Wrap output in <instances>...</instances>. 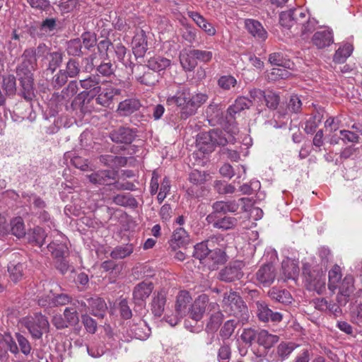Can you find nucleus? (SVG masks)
<instances>
[{"label": "nucleus", "instance_id": "nucleus-1", "mask_svg": "<svg viewBox=\"0 0 362 362\" xmlns=\"http://www.w3.org/2000/svg\"><path fill=\"white\" fill-rule=\"evenodd\" d=\"M208 99V95L204 93H192L189 88H183L177 91L175 95L169 96L166 103L168 105H176L180 110V118L187 119L194 115L198 109L205 104Z\"/></svg>", "mask_w": 362, "mask_h": 362}, {"label": "nucleus", "instance_id": "nucleus-2", "mask_svg": "<svg viewBox=\"0 0 362 362\" xmlns=\"http://www.w3.org/2000/svg\"><path fill=\"white\" fill-rule=\"evenodd\" d=\"M22 62L17 67V76L22 88L21 95L30 101L35 97L33 74L37 66L36 51L34 48L26 49L22 54Z\"/></svg>", "mask_w": 362, "mask_h": 362}, {"label": "nucleus", "instance_id": "nucleus-3", "mask_svg": "<svg viewBox=\"0 0 362 362\" xmlns=\"http://www.w3.org/2000/svg\"><path fill=\"white\" fill-rule=\"evenodd\" d=\"M218 238H211L205 242L197 243L194 247L193 256L209 269L214 270L226 262V252L219 248L213 249Z\"/></svg>", "mask_w": 362, "mask_h": 362}, {"label": "nucleus", "instance_id": "nucleus-4", "mask_svg": "<svg viewBox=\"0 0 362 362\" xmlns=\"http://www.w3.org/2000/svg\"><path fill=\"white\" fill-rule=\"evenodd\" d=\"M219 305L216 302H209V296L206 294L199 295L188 308L189 317L198 322L201 320L206 310H218Z\"/></svg>", "mask_w": 362, "mask_h": 362}, {"label": "nucleus", "instance_id": "nucleus-5", "mask_svg": "<svg viewBox=\"0 0 362 362\" xmlns=\"http://www.w3.org/2000/svg\"><path fill=\"white\" fill-rule=\"evenodd\" d=\"M228 143V139L223 135V132L219 129H212L208 132L202 133L199 136V149L204 153L212 152L216 146H224Z\"/></svg>", "mask_w": 362, "mask_h": 362}, {"label": "nucleus", "instance_id": "nucleus-6", "mask_svg": "<svg viewBox=\"0 0 362 362\" xmlns=\"http://www.w3.org/2000/svg\"><path fill=\"white\" fill-rule=\"evenodd\" d=\"M23 323L35 339H40L43 334L48 332L49 329L47 318L41 313L24 318Z\"/></svg>", "mask_w": 362, "mask_h": 362}, {"label": "nucleus", "instance_id": "nucleus-7", "mask_svg": "<svg viewBox=\"0 0 362 362\" xmlns=\"http://www.w3.org/2000/svg\"><path fill=\"white\" fill-rule=\"evenodd\" d=\"M222 306L230 315H246L247 313V306L241 297L235 291H230L224 293Z\"/></svg>", "mask_w": 362, "mask_h": 362}, {"label": "nucleus", "instance_id": "nucleus-8", "mask_svg": "<svg viewBox=\"0 0 362 362\" xmlns=\"http://www.w3.org/2000/svg\"><path fill=\"white\" fill-rule=\"evenodd\" d=\"M251 200L249 198L243 197L239 199L238 201H229V202H216L213 204V209L216 213H227V212H235L241 206L242 209L245 211L250 210L251 206Z\"/></svg>", "mask_w": 362, "mask_h": 362}, {"label": "nucleus", "instance_id": "nucleus-9", "mask_svg": "<svg viewBox=\"0 0 362 362\" xmlns=\"http://www.w3.org/2000/svg\"><path fill=\"white\" fill-rule=\"evenodd\" d=\"M312 42L318 49L329 46L334 42L332 30L326 27L315 32L312 37Z\"/></svg>", "mask_w": 362, "mask_h": 362}, {"label": "nucleus", "instance_id": "nucleus-10", "mask_svg": "<svg viewBox=\"0 0 362 362\" xmlns=\"http://www.w3.org/2000/svg\"><path fill=\"white\" fill-rule=\"evenodd\" d=\"M339 289V292L337 297V303L341 305H345L348 303L351 294L354 291L353 277L351 276H345Z\"/></svg>", "mask_w": 362, "mask_h": 362}, {"label": "nucleus", "instance_id": "nucleus-11", "mask_svg": "<svg viewBox=\"0 0 362 362\" xmlns=\"http://www.w3.org/2000/svg\"><path fill=\"white\" fill-rule=\"evenodd\" d=\"M276 279V271L274 266L267 264L262 266L256 273V280L263 286H270Z\"/></svg>", "mask_w": 362, "mask_h": 362}, {"label": "nucleus", "instance_id": "nucleus-12", "mask_svg": "<svg viewBox=\"0 0 362 362\" xmlns=\"http://www.w3.org/2000/svg\"><path fill=\"white\" fill-rule=\"evenodd\" d=\"M257 314L262 322H279L282 320V315L279 312H273L264 302H257Z\"/></svg>", "mask_w": 362, "mask_h": 362}, {"label": "nucleus", "instance_id": "nucleus-13", "mask_svg": "<svg viewBox=\"0 0 362 362\" xmlns=\"http://www.w3.org/2000/svg\"><path fill=\"white\" fill-rule=\"evenodd\" d=\"M153 289L152 283L143 281L137 284L133 291V298L136 304L143 305Z\"/></svg>", "mask_w": 362, "mask_h": 362}, {"label": "nucleus", "instance_id": "nucleus-14", "mask_svg": "<svg viewBox=\"0 0 362 362\" xmlns=\"http://www.w3.org/2000/svg\"><path fill=\"white\" fill-rule=\"evenodd\" d=\"M189 237L183 228H178L173 233L169 244L173 250L185 247L189 243Z\"/></svg>", "mask_w": 362, "mask_h": 362}, {"label": "nucleus", "instance_id": "nucleus-15", "mask_svg": "<svg viewBox=\"0 0 362 362\" xmlns=\"http://www.w3.org/2000/svg\"><path fill=\"white\" fill-rule=\"evenodd\" d=\"M192 301V296L189 292L187 291H180L177 297L175 302V312L177 315L183 317L188 313V305Z\"/></svg>", "mask_w": 362, "mask_h": 362}, {"label": "nucleus", "instance_id": "nucleus-16", "mask_svg": "<svg viewBox=\"0 0 362 362\" xmlns=\"http://www.w3.org/2000/svg\"><path fill=\"white\" fill-rule=\"evenodd\" d=\"M146 36L144 30L136 33L132 40V50L136 57H142L147 50Z\"/></svg>", "mask_w": 362, "mask_h": 362}, {"label": "nucleus", "instance_id": "nucleus-17", "mask_svg": "<svg viewBox=\"0 0 362 362\" xmlns=\"http://www.w3.org/2000/svg\"><path fill=\"white\" fill-rule=\"evenodd\" d=\"M187 15L208 35L214 36L216 35V30L215 28L200 13L196 11H188Z\"/></svg>", "mask_w": 362, "mask_h": 362}, {"label": "nucleus", "instance_id": "nucleus-18", "mask_svg": "<svg viewBox=\"0 0 362 362\" xmlns=\"http://www.w3.org/2000/svg\"><path fill=\"white\" fill-rule=\"evenodd\" d=\"M121 90L112 86L103 88L101 93H98L95 98L96 103L103 107H108L112 103L113 98L119 95Z\"/></svg>", "mask_w": 362, "mask_h": 362}, {"label": "nucleus", "instance_id": "nucleus-19", "mask_svg": "<svg viewBox=\"0 0 362 362\" xmlns=\"http://www.w3.org/2000/svg\"><path fill=\"white\" fill-rule=\"evenodd\" d=\"M194 53L193 49H184L180 52V62L185 71H192L197 66Z\"/></svg>", "mask_w": 362, "mask_h": 362}, {"label": "nucleus", "instance_id": "nucleus-20", "mask_svg": "<svg viewBox=\"0 0 362 362\" xmlns=\"http://www.w3.org/2000/svg\"><path fill=\"white\" fill-rule=\"evenodd\" d=\"M166 296L167 292L161 289L153 296L151 302V311L155 316L160 317L163 315L166 303Z\"/></svg>", "mask_w": 362, "mask_h": 362}, {"label": "nucleus", "instance_id": "nucleus-21", "mask_svg": "<svg viewBox=\"0 0 362 362\" xmlns=\"http://www.w3.org/2000/svg\"><path fill=\"white\" fill-rule=\"evenodd\" d=\"M245 27L247 31L258 40L264 41L267 38V33L259 22L248 19L245 21Z\"/></svg>", "mask_w": 362, "mask_h": 362}, {"label": "nucleus", "instance_id": "nucleus-22", "mask_svg": "<svg viewBox=\"0 0 362 362\" xmlns=\"http://www.w3.org/2000/svg\"><path fill=\"white\" fill-rule=\"evenodd\" d=\"M111 139L116 143L131 144L135 137L132 129L120 127L111 133Z\"/></svg>", "mask_w": 362, "mask_h": 362}, {"label": "nucleus", "instance_id": "nucleus-23", "mask_svg": "<svg viewBox=\"0 0 362 362\" xmlns=\"http://www.w3.org/2000/svg\"><path fill=\"white\" fill-rule=\"evenodd\" d=\"M89 310L95 317L103 318L107 310L105 300L100 298H91L88 300Z\"/></svg>", "mask_w": 362, "mask_h": 362}, {"label": "nucleus", "instance_id": "nucleus-24", "mask_svg": "<svg viewBox=\"0 0 362 362\" xmlns=\"http://www.w3.org/2000/svg\"><path fill=\"white\" fill-rule=\"evenodd\" d=\"M243 272L239 266H228L219 273L221 280L231 282L240 279L243 276Z\"/></svg>", "mask_w": 362, "mask_h": 362}, {"label": "nucleus", "instance_id": "nucleus-25", "mask_svg": "<svg viewBox=\"0 0 362 362\" xmlns=\"http://www.w3.org/2000/svg\"><path fill=\"white\" fill-rule=\"evenodd\" d=\"M100 78L98 75H91L89 77L80 80L81 87L85 90H89V93L93 95H96L101 91Z\"/></svg>", "mask_w": 362, "mask_h": 362}, {"label": "nucleus", "instance_id": "nucleus-26", "mask_svg": "<svg viewBox=\"0 0 362 362\" xmlns=\"http://www.w3.org/2000/svg\"><path fill=\"white\" fill-rule=\"evenodd\" d=\"M89 181L95 185H106L115 179V173L111 170H98L87 175Z\"/></svg>", "mask_w": 362, "mask_h": 362}, {"label": "nucleus", "instance_id": "nucleus-27", "mask_svg": "<svg viewBox=\"0 0 362 362\" xmlns=\"http://www.w3.org/2000/svg\"><path fill=\"white\" fill-rule=\"evenodd\" d=\"M140 107L141 103L139 100L136 99H127L119 103L117 111L120 115L127 116L138 110Z\"/></svg>", "mask_w": 362, "mask_h": 362}, {"label": "nucleus", "instance_id": "nucleus-28", "mask_svg": "<svg viewBox=\"0 0 362 362\" xmlns=\"http://www.w3.org/2000/svg\"><path fill=\"white\" fill-rule=\"evenodd\" d=\"M282 270L286 278L294 279L299 273L298 262L290 258H286L282 262Z\"/></svg>", "mask_w": 362, "mask_h": 362}, {"label": "nucleus", "instance_id": "nucleus-29", "mask_svg": "<svg viewBox=\"0 0 362 362\" xmlns=\"http://www.w3.org/2000/svg\"><path fill=\"white\" fill-rule=\"evenodd\" d=\"M251 105L252 100L250 99L245 97H239L235 100L234 104L228 108V114L231 117H235L236 114L245 109H248Z\"/></svg>", "mask_w": 362, "mask_h": 362}, {"label": "nucleus", "instance_id": "nucleus-30", "mask_svg": "<svg viewBox=\"0 0 362 362\" xmlns=\"http://www.w3.org/2000/svg\"><path fill=\"white\" fill-rule=\"evenodd\" d=\"M25 269V267L22 263L10 262L7 267L10 279L15 283L21 281L23 277Z\"/></svg>", "mask_w": 362, "mask_h": 362}, {"label": "nucleus", "instance_id": "nucleus-31", "mask_svg": "<svg viewBox=\"0 0 362 362\" xmlns=\"http://www.w3.org/2000/svg\"><path fill=\"white\" fill-rule=\"evenodd\" d=\"M279 341V337L269 333L268 331L262 329L257 334V343L267 349L271 348Z\"/></svg>", "mask_w": 362, "mask_h": 362}, {"label": "nucleus", "instance_id": "nucleus-32", "mask_svg": "<svg viewBox=\"0 0 362 362\" xmlns=\"http://www.w3.org/2000/svg\"><path fill=\"white\" fill-rule=\"evenodd\" d=\"M341 268L338 265H334L329 272L328 274V288L334 293L338 288V283L341 279Z\"/></svg>", "mask_w": 362, "mask_h": 362}, {"label": "nucleus", "instance_id": "nucleus-33", "mask_svg": "<svg viewBox=\"0 0 362 362\" xmlns=\"http://www.w3.org/2000/svg\"><path fill=\"white\" fill-rule=\"evenodd\" d=\"M112 201L115 204L122 206H129L135 208L138 205L136 199L130 194H119L113 197Z\"/></svg>", "mask_w": 362, "mask_h": 362}, {"label": "nucleus", "instance_id": "nucleus-34", "mask_svg": "<svg viewBox=\"0 0 362 362\" xmlns=\"http://www.w3.org/2000/svg\"><path fill=\"white\" fill-rule=\"evenodd\" d=\"M170 59L163 57H154L148 61V66L153 71H160L170 66Z\"/></svg>", "mask_w": 362, "mask_h": 362}, {"label": "nucleus", "instance_id": "nucleus-35", "mask_svg": "<svg viewBox=\"0 0 362 362\" xmlns=\"http://www.w3.org/2000/svg\"><path fill=\"white\" fill-rule=\"evenodd\" d=\"M286 67H275L272 69L267 74V78L269 81H276L280 79L287 78L291 76V73L288 71Z\"/></svg>", "mask_w": 362, "mask_h": 362}, {"label": "nucleus", "instance_id": "nucleus-36", "mask_svg": "<svg viewBox=\"0 0 362 362\" xmlns=\"http://www.w3.org/2000/svg\"><path fill=\"white\" fill-rule=\"evenodd\" d=\"M269 295L271 298L279 303L285 304L291 303L292 297L288 291L279 290L274 287L269 291Z\"/></svg>", "mask_w": 362, "mask_h": 362}, {"label": "nucleus", "instance_id": "nucleus-37", "mask_svg": "<svg viewBox=\"0 0 362 362\" xmlns=\"http://www.w3.org/2000/svg\"><path fill=\"white\" fill-rule=\"evenodd\" d=\"M11 233L21 238L25 235V227L23 218L20 216L16 217L11 221Z\"/></svg>", "mask_w": 362, "mask_h": 362}, {"label": "nucleus", "instance_id": "nucleus-38", "mask_svg": "<svg viewBox=\"0 0 362 362\" xmlns=\"http://www.w3.org/2000/svg\"><path fill=\"white\" fill-rule=\"evenodd\" d=\"M354 47L352 45L346 43L339 47L334 55V61L337 63L344 62L352 53Z\"/></svg>", "mask_w": 362, "mask_h": 362}, {"label": "nucleus", "instance_id": "nucleus-39", "mask_svg": "<svg viewBox=\"0 0 362 362\" xmlns=\"http://www.w3.org/2000/svg\"><path fill=\"white\" fill-rule=\"evenodd\" d=\"M215 311L216 313L211 315L206 327V330L212 332L216 331L219 328L223 317V315L221 312L219 311V309Z\"/></svg>", "mask_w": 362, "mask_h": 362}, {"label": "nucleus", "instance_id": "nucleus-40", "mask_svg": "<svg viewBox=\"0 0 362 362\" xmlns=\"http://www.w3.org/2000/svg\"><path fill=\"white\" fill-rule=\"evenodd\" d=\"M2 88L7 95H13L16 93V81L13 75L4 77Z\"/></svg>", "mask_w": 362, "mask_h": 362}, {"label": "nucleus", "instance_id": "nucleus-41", "mask_svg": "<svg viewBox=\"0 0 362 362\" xmlns=\"http://www.w3.org/2000/svg\"><path fill=\"white\" fill-rule=\"evenodd\" d=\"M134 251L132 245H125L115 247L111 252V257L114 259H123L129 256Z\"/></svg>", "mask_w": 362, "mask_h": 362}, {"label": "nucleus", "instance_id": "nucleus-42", "mask_svg": "<svg viewBox=\"0 0 362 362\" xmlns=\"http://www.w3.org/2000/svg\"><path fill=\"white\" fill-rule=\"evenodd\" d=\"M279 23L281 26L288 29L291 28L296 24L297 25L293 11H283L279 16Z\"/></svg>", "mask_w": 362, "mask_h": 362}, {"label": "nucleus", "instance_id": "nucleus-43", "mask_svg": "<svg viewBox=\"0 0 362 362\" xmlns=\"http://www.w3.org/2000/svg\"><path fill=\"white\" fill-rule=\"evenodd\" d=\"M69 78L76 77L80 73L79 63L74 59H71L66 63L65 69H62Z\"/></svg>", "mask_w": 362, "mask_h": 362}, {"label": "nucleus", "instance_id": "nucleus-44", "mask_svg": "<svg viewBox=\"0 0 362 362\" xmlns=\"http://www.w3.org/2000/svg\"><path fill=\"white\" fill-rule=\"evenodd\" d=\"M78 90V83L76 81H71L67 87L63 89L60 96L62 100L69 101Z\"/></svg>", "mask_w": 362, "mask_h": 362}, {"label": "nucleus", "instance_id": "nucleus-45", "mask_svg": "<svg viewBox=\"0 0 362 362\" xmlns=\"http://www.w3.org/2000/svg\"><path fill=\"white\" fill-rule=\"evenodd\" d=\"M47 59L49 60L48 69L53 73L61 64L62 62V54L58 52L48 53Z\"/></svg>", "mask_w": 362, "mask_h": 362}, {"label": "nucleus", "instance_id": "nucleus-46", "mask_svg": "<svg viewBox=\"0 0 362 362\" xmlns=\"http://www.w3.org/2000/svg\"><path fill=\"white\" fill-rule=\"evenodd\" d=\"M237 224V219L233 217L225 216L214 223V226L223 230L233 228Z\"/></svg>", "mask_w": 362, "mask_h": 362}, {"label": "nucleus", "instance_id": "nucleus-47", "mask_svg": "<svg viewBox=\"0 0 362 362\" xmlns=\"http://www.w3.org/2000/svg\"><path fill=\"white\" fill-rule=\"evenodd\" d=\"M47 248L52 255L57 258L62 257L67 249L65 244L58 243L54 241L50 243Z\"/></svg>", "mask_w": 362, "mask_h": 362}, {"label": "nucleus", "instance_id": "nucleus-48", "mask_svg": "<svg viewBox=\"0 0 362 362\" xmlns=\"http://www.w3.org/2000/svg\"><path fill=\"white\" fill-rule=\"evenodd\" d=\"M296 346L292 342H281L277 347L278 356L284 359L296 349Z\"/></svg>", "mask_w": 362, "mask_h": 362}, {"label": "nucleus", "instance_id": "nucleus-49", "mask_svg": "<svg viewBox=\"0 0 362 362\" xmlns=\"http://www.w3.org/2000/svg\"><path fill=\"white\" fill-rule=\"evenodd\" d=\"M64 315L65 321L66 322L68 326L75 325L79 321L78 313L75 308H66L64 311Z\"/></svg>", "mask_w": 362, "mask_h": 362}, {"label": "nucleus", "instance_id": "nucleus-50", "mask_svg": "<svg viewBox=\"0 0 362 362\" xmlns=\"http://www.w3.org/2000/svg\"><path fill=\"white\" fill-rule=\"evenodd\" d=\"M267 106L270 109H276L279 104V96L272 91H267L265 93L263 99Z\"/></svg>", "mask_w": 362, "mask_h": 362}, {"label": "nucleus", "instance_id": "nucleus-51", "mask_svg": "<svg viewBox=\"0 0 362 362\" xmlns=\"http://www.w3.org/2000/svg\"><path fill=\"white\" fill-rule=\"evenodd\" d=\"M46 236L45 230L42 228L37 227L33 229L30 240L36 245L41 247L45 243Z\"/></svg>", "mask_w": 362, "mask_h": 362}, {"label": "nucleus", "instance_id": "nucleus-52", "mask_svg": "<svg viewBox=\"0 0 362 362\" xmlns=\"http://www.w3.org/2000/svg\"><path fill=\"white\" fill-rule=\"evenodd\" d=\"M194 56L197 62L199 61L203 63H209L212 60L214 54L211 51L193 49Z\"/></svg>", "mask_w": 362, "mask_h": 362}, {"label": "nucleus", "instance_id": "nucleus-53", "mask_svg": "<svg viewBox=\"0 0 362 362\" xmlns=\"http://www.w3.org/2000/svg\"><path fill=\"white\" fill-rule=\"evenodd\" d=\"M236 322L233 320L226 321L221 329L220 334L224 339H228L233 333Z\"/></svg>", "mask_w": 362, "mask_h": 362}, {"label": "nucleus", "instance_id": "nucleus-54", "mask_svg": "<svg viewBox=\"0 0 362 362\" xmlns=\"http://www.w3.org/2000/svg\"><path fill=\"white\" fill-rule=\"evenodd\" d=\"M170 182L167 178L165 177L160 185V191L158 194V201L160 204L163 202V201L165 199L167 195L169 194L170 190Z\"/></svg>", "mask_w": 362, "mask_h": 362}, {"label": "nucleus", "instance_id": "nucleus-55", "mask_svg": "<svg viewBox=\"0 0 362 362\" xmlns=\"http://www.w3.org/2000/svg\"><path fill=\"white\" fill-rule=\"evenodd\" d=\"M115 54L119 62H122L126 66H129L131 62L128 58L126 59L127 49L121 43L116 45L115 47Z\"/></svg>", "mask_w": 362, "mask_h": 362}, {"label": "nucleus", "instance_id": "nucleus-56", "mask_svg": "<svg viewBox=\"0 0 362 362\" xmlns=\"http://www.w3.org/2000/svg\"><path fill=\"white\" fill-rule=\"evenodd\" d=\"M207 176L205 172L194 170L189 174V180L194 185H202L206 182Z\"/></svg>", "mask_w": 362, "mask_h": 362}, {"label": "nucleus", "instance_id": "nucleus-57", "mask_svg": "<svg viewBox=\"0 0 362 362\" xmlns=\"http://www.w3.org/2000/svg\"><path fill=\"white\" fill-rule=\"evenodd\" d=\"M214 188L219 194H232L235 192V187L230 184H226L224 182L217 180L214 183Z\"/></svg>", "mask_w": 362, "mask_h": 362}, {"label": "nucleus", "instance_id": "nucleus-58", "mask_svg": "<svg viewBox=\"0 0 362 362\" xmlns=\"http://www.w3.org/2000/svg\"><path fill=\"white\" fill-rule=\"evenodd\" d=\"M256 338L257 339V334L255 329L251 328L244 329L240 335V339L248 346H251Z\"/></svg>", "mask_w": 362, "mask_h": 362}, {"label": "nucleus", "instance_id": "nucleus-59", "mask_svg": "<svg viewBox=\"0 0 362 362\" xmlns=\"http://www.w3.org/2000/svg\"><path fill=\"white\" fill-rule=\"evenodd\" d=\"M236 83V79L232 76H223L218 81V86L224 90H229L231 87H234Z\"/></svg>", "mask_w": 362, "mask_h": 362}, {"label": "nucleus", "instance_id": "nucleus-60", "mask_svg": "<svg viewBox=\"0 0 362 362\" xmlns=\"http://www.w3.org/2000/svg\"><path fill=\"white\" fill-rule=\"evenodd\" d=\"M82 44L79 39L71 40L68 44L67 52L69 55L78 56L81 53Z\"/></svg>", "mask_w": 362, "mask_h": 362}, {"label": "nucleus", "instance_id": "nucleus-61", "mask_svg": "<svg viewBox=\"0 0 362 362\" xmlns=\"http://www.w3.org/2000/svg\"><path fill=\"white\" fill-rule=\"evenodd\" d=\"M82 322L89 333L94 334L97 330L96 322L87 314H82Z\"/></svg>", "mask_w": 362, "mask_h": 362}, {"label": "nucleus", "instance_id": "nucleus-62", "mask_svg": "<svg viewBox=\"0 0 362 362\" xmlns=\"http://www.w3.org/2000/svg\"><path fill=\"white\" fill-rule=\"evenodd\" d=\"M302 103L299 97L296 95H291L288 103V109L289 111L298 113L301 110Z\"/></svg>", "mask_w": 362, "mask_h": 362}, {"label": "nucleus", "instance_id": "nucleus-63", "mask_svg": "<svg viewBox=\"0 0 362 362\" xmlns=\"http://www.w3.org/2000/svg\"><path fill=\"white\" fill-rule=\"evenodd\" d=\"M231 356L230 348L228 345L223 344L218 351V362H229Z\"/></svg>", "mask_w": 362, "mask_h": 362}, {"label": "nucleus", "instance_id": "nucleus-64", "mask_svg": "<svg viewBox=\"0 0 362 362\" xmlns=\"http://www.w3.org/2000/svg\"><path fill=\"white\" fill-rule=\"evenodd\" d=\"M351 320L357 325L362 326V304L358 305L356 309L351 311Z\"/></svg>", "mask_w": 362, "mask_h": 362}]
</instances>
